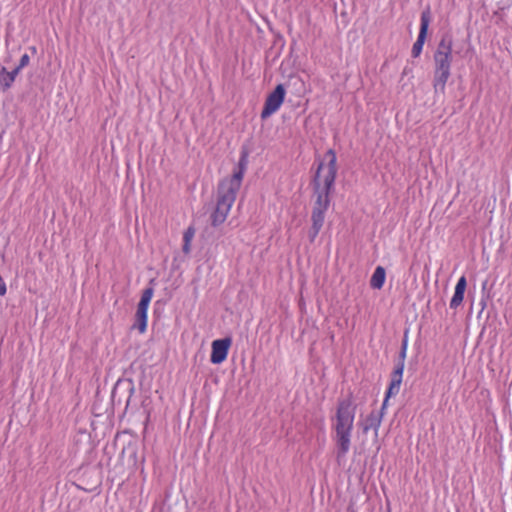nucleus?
<instances>
[{"label": "nucleus", "instance_id": "f03ea898", "mask_svg": "<svg viewBox=\"0 0 512 512\" xmlns=\"http://www.w3.org/2000/svg\"><path fill=\"white\" fill-rule=\"evenodd\" d=\"M355 416V405L350 397L339 402L336 413L337 457H344L350 447V437Z\"/></svg>", "mask_w": 512, "mask_h": 512}, {"label": "nucleus", "instance_id": "6ab92c4d", "mask_svg": "<svg viewBox=\"0 0 512 512\" xmlns=\"http://www.w3.org/2000/svg\"><path fill=\"white\" fill-rule=\"evenodd\" d=\"M29 62V56L27 54H23L21 56L19 64H28Z\"/></svg>", "mask_w": 512, "mask_h": 512}, {"label": "nucleus", "instance_id": "9b49d317", "mask_svg": "<svg viewBox=\"0 0 512 512\" xmlns=\"http://www.w3.org/2000/svg\"><path fill=\"white\" fill-rule=\"evenodd\" d=\"M389 397L386 396V399L383 403L382 409L380 411H372L370 415L363 422V432L367 433L370 429H373L375 435L378 434V429L382 422L383 410L385 408V404Z\"/></svg>", "mask_w": 512, "mask_h": 512}, {"label": "nucleus", "instance_id": "4468645a", "mask_svg": "<svg viewBox=\"0 0 512 512\" xmlns=\"http://www.w3.org/2000/svg\"><path fill=\"white\" fill-rule=\"evenodd\" d=\"M385 276L386 272L385 269L382 266H378L370 280V285L374 289H381L383 287V284L385 282Z\"/></svg>", "mask_w": 512, "mask_h": 512}, {"label": "nucleus", "instance_id": "39448f33", "mask_svg": "<svg viewBox=\"0 0 512 512\" xmlns=\"http://www.w3.org/2000/svg\"><path fill=\"white\" fill-rule=\"evenodd\" d=\"M407 350V332L404 334L402 340L401 351L399 354V362L392 373V380L387 391V397L395 395L399 392L400 384L402 382V374L404 370V361L406 358Z\"/></svg>", "mask_w": 512, "mask_h": 512}, {"label": "nucleus", "instance_id": "2eb2a0df", "mask_svg": "<svg viewBox=\"0 0 512 512\" xmlns=\"http://www.w3.org/2000/svg\"><path fill=\"white\" fill-rule=\"evenodd\" d=\"M464 293L462 292H454V295L450 301V308L455 309L457 308L463 301Z\"/></svg>", "mask_w": 512, "mask_h": 512}, {"label": "nucleus", "instance_id": "20e7f679", "mask_svg": "<svg viewBox=\"0 0 512 512\" xmlns=\"http://www.w3.org/2000/svg\"><path fill=\"white\" fill-rule=\"evenodd\" d=\"M153 293L154 290L151 287L144 289L137 306L133 328H137L140 333H144L147 327V310Z\"/></svg>", "mask_w": 512, "mask_h": 512}, {"label": "nucleus", "instance_id": "9d476101", "mask_svg": "<svg viewBox=\"0 0 512 512\" xmlns=\"http://www.w3.org/2000/svg\"><path fill=\"white\" fill-rule=\"evenodd\" d=\"M230 345L231 339L229 337L214 340L212 342L211 362L213 364L222 363L227 357Z\"/></svg>", "mask_w": 512, "mask_h": 512}, {"label": "nucleus", "instance_id": "ddd939ff", "mask_svg": "<svg viewBox=\"0 0 512 512\" xmlns=\"http://www.w3.org/2000/svg\"><path fill=\"white\" fill-rule=\"evenodd\" d=\"M450 76L449 66H438L435 70L434 87L436 91H443Z\"/></svg>", "mask_w": 512, "mask_h": 512}, {"label": "nucleus", "instance_id": "0eeeda50", "mask_svg": "<svg viewBox=\"0 0 512 512\" xmlns=\"http://www.w3.org/2000/svg\"><path fill=\"white\" fill-rule=\"evenodd\" d=\"M436 64H448L450 62H457V53L452 51V39L449 35H444L441 39L435 53Z\"/></svg>", "mask_w": 512, "mask_h": 512}, {"label": "nucleus", "instance_id": "f3484780", "mask_svg": "<svg viewBox=\"0 0 512 512\" xmlns=\"http://www.w3.org/2000/svg\"><path fill=\"white\" fill-rule=\"evenodd\" d=\"M123 386H128L127 388H128V390H129V391H132V389H133V388L131 387V384H130V383H128V382H121V381H118V382L116 383V385H115L114 389H113V394H112V395H113V397H115V396H116V394H117V392L119 391V389H120L121 387H123Z\"/></svg>", "mask_w": 512, "mask_h": 512}, {"label": "nucleus", "instance_id": "1a4fd4ad", "mask_svg": "<svg viewBox=\"0 0 512 512\" xmlns=\"http://www.w3.org/2000/svg\"><path fill=\"white\" fill-rule=\"evenodd\" d=\"M247 157L248 153L243 151L238 163V170L233 173L232 177L224 179L220 184L238 191L243 179L244 171L247 167Z\"/></svg>", "mask_w": 512, "mask_h": 512}, {"label": "nucleus", "instance_id": "f8f14e48", "mask_svg": "<svg viewBox=\"0 0 512 512\" xmlns=\"http://www.w3.org/2000/svg\"><path fill=\"white\" fill-rule=\"evenodd\" d=\"M23 66H1L0 68V84L3 89H8L18 75Z\"/></svg>", "mask_w": 512, "mask_h": 512}, {"label": "nucleus", "instance_id": "f257e3e1", "mask_svg": "<svg viewBox=\"0 0 512 512\" xmlns=\"http://www.w3.org/2000/svg\"><path fill=\"white\" fill-rule=\"evenodd\" d=\"M336 174V154L332 149H329L325 153L323 160L319 163L313 179L317 199L311 215L312 226L308 233L311 242L315 240L324 224L325 212L330 204L329 194L334 186Z\"/></svg>", "mask_w": 512, "mask_h": 512}, {"label": "nucleus", "instance_id": "6e6552de", "mask_svg": "<svg viewBox=\"0 0 512 512\" xmlns=\"http://www.w3.org/2000/svg\"><path fill=\"white\" fill-rule=\"evenodd\" d=\"M430 20H431L430 8L428 7L421 14V25H420L419 35H418L417 41L414 43V45L412 47V55L414 57L419 56V54L422 51V47H423V44H424V41H425V38L427 35Z\"/></svg>", "mask_w": 512, "mask_h": 512}, {"label": "nucleus", "instance_id": "423d86ee", "mask_svg": "<svg viewBox=\"0 0 512 512\" xmlns=\"http://www.w3.org/2000/svg\"><path fill=\"white\" fill-rule=\"evenodd\" d=\"M285 98V88L278 84L275 89L267 96L264 108L261 112V118L267 119L275 113L282 105Z\"/></svg>", "mask_w": 512, "mask_h": 512}, {"label": "nucleus", "instance_id": "dca6fc26", "mask_svg": "<svg viewBox=\"0 0 512 512\" xmlns=\"http://www.w3.org/2000/svg\"><path fill=\"white\" fill-rule=\"evenodd\" d=\"M466 286H467L466 278L464 276H462V277H460V279L458 280V282L456 284L455 291L465 293Z\"/></svg>", "mask_w": 512, "mask_h": 512}, {"label": "nucleus", "instance_id": "aec40b11", "mask_svg": "<svg viewBox=\"0 0 512 512\" xmlns=\"http://www.w3.org/2000/svg\"><path fill=\"white\" fill-rule=\"evenodd\" d=\"M183 252L186 253V254L190 252V242H184V244H183Z\"/></svg>", "mask_w": 512, "mask_h": 512}, {"label": "nucleus", "instance_id": "7ed1b4c3", "mask_svg": "<svg viewBox=\"0 0 512 512\" xmlns=\"http://www.w3.org/2000/svg\"><path fill=\"white\" fill-rule=\"evenodd\" d=\"M237 192L238 191L234 190L233 188L219 184L217 204L213 213L211 214V224L214 227H217L225 222L227 215L236 199Z\"/></svg>", "mask_w": 512, "mask_h": 512}, {"label": "nucleus", "instance_id": "a211bd4d", "mask_svg": "<svg viewBox=\"0 0 512 512\" xmlns=\"http://www.w3.org/2000/svg\"><path fill=\"white\" fill-rule=\"evenodd\" d=\"M194 233V229L192 227H189L184 233V242H191L192 238L194 237Z\"/></svg>", "mask_w": 512, "mask_h": 512}]
</instances>
